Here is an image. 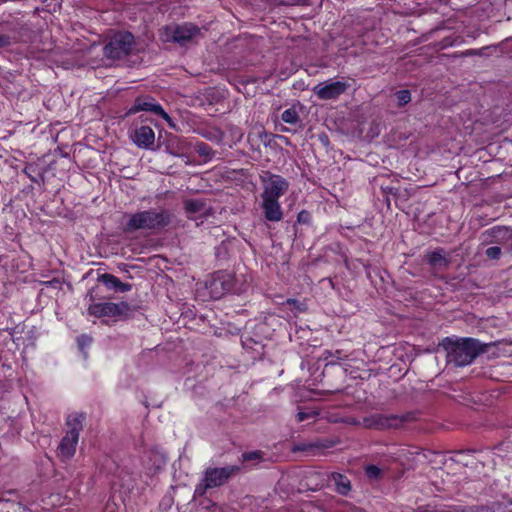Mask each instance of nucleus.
<instances>
[{
  "mask_svg": "<svg viewBox=\"0 0 512 512\" xmlns=\"http://www.w3.org/2000/svg\"><path fill=\"white\" fill-rule=\"evenodd\" d=\"M439 347L445 353L446 365L459 368L470 365L480 352V344L472 338L446 337Z\"/></svg>",
  "mask_w": 512,
  "mask_h": 512,
  "instance_id": "nucleus-1",
  "label": "nucleus"
},
{
  "mask_svg": "<svg viewBox=\"0 0 512 512\" xmlns=\"http://www.w3.org/2000/svg\"><path fill=\"white\" fill-rule=\"evenodd\" d=\"M171 215L166 210H146L129 215L127 231L158 230L167 226Z\"/></svg>",
  "mask_w": 512,
  "mask_h": 512,
  "instance_id": "nucleus-2",
  "label": "nucleus"
},
{
  "mask_svg": "<svg viewBox=\"0 0 512 512\" xmlns=\"http://www.w3.org/2000/svg\"><path fill=\"white\" fill-rule=\"evenodd\" d=\"M83 421L84 416L80 414H73L67 418L69 429L58 446V456L62 459H70L75 454Z\"/></svg>",
  "mask_w": 512,
  "mask_h": 512,
  "instance_id": "nucleus-3",
  "label": "nucleus"
},
{
  "mask_svg": "<svg viewBox=\"0 0 512 512\" xmlns=\"http://www.w3.org/2000/svg\"><path fill=\"white\" fill-rule=\"evenodd\" d=\"M135 49V38L129 32H118L112 35L103 48L106 58L120 60L130 55Z\"/></svg>",
  "mask_w": 512,
  "mask_h": 512,
  "instance_id": "nucleus-4",
  "label": "nucleus"
},
{
  "mask_svg": "<svg viewBox=\"0 0 512 512\" xmlns=\"http://www.w3.org/2000/svg\"><path fill=\"white\" fill-rule=\"evenodd\" d=\"M239 471L238 466H226L222 468H208L202 481L196 486L194 494L203 496L207 489L223 485L233 474Z\"/></svg>",
  "mask_w": 512,
  "mask_h": 512,
  "instance_id": "nucleus-5",
  "label": "nucleus"
},
{
  "mask_svg": "<svg viewBox=\"0 0 512 512\" xmlns=\"http://www.w3.org/2000/svg\"><path fill=\"white\" fill-rule=\"evenodd\" d=\"M165 35L167 40L174 41L180 45H186L200 35V29L192 23H183L167 27Z\"/></svg>",
  "mask_w": 512,
  "mask_h": 512,
  "instance_id": "nucleus-6",
  "label": "nucleus"
},
{
  "mask_svg": "<svg viewBox=\"0 0 512 512\" xmlns=\"http://www.w3.org/2000/svg\"><path fill=\"white\" fill-rule=\"evenodd\" d=\"M261 178L263 182L261 198L279 199L288 190V182L279 175L265 172Z\"/></svg>",
  "mask_w": 512,
  "mask_h": 512,
  "instance_id": "nucleus-7",
  "label": "nucleus"
},
{
  "mask_svg": "<svg viewBox=\"0 0 512 512\" xmlns=\"http://www.w3.org/2000/svg\"><path fill=\"white\" fill-rule=\"evenodd\" d=\"M131 306L127 302L112 303H94L88 307V313L94 317H115L128 315L131 312Z\"/></svg>",
  "mask_w": 512,
  "mask_h": 512,
  "instance_id": "nucleus-8",
  "label": "nucleus"
},
{
  "mask_svg": "<svg viewBox=\"0 0 512 512\" xmlns=\"http://www.w3.org/2000/svg\"><path fill=\"white\" fill-rule=\"evenodd\" d=\"M348 87L345 81L331 79L317 84L313 92L321 100H333L345 93Z\"/></svg>",
  "mask_w": 512,
  "mask_h": 512,
  "instance_id": "nucleus-9",
  "label": "nucleus"
},
{
  "mask_svg": "<svg viewBox=\"0 0 512 512\" xmlns=\"http://www.w3.org/2000/svg\"><path fill=\"white\" fill-rule=\"evenodd\" d=\"M483 241L502 245L508 251L512 250V228L494 226L482 232Z\"/></svg>",
  "mask_w": 512,
  "mask_h": 512,
  "instance_id": "nucleus-10",
  "label": "nucleus"
},
{
  "mask_svg": "<svg viewBox=\"0 0 512 512\" xmlns=\"http://www.w3.org/2000/svg\"><path fill=\"white\" fill-rule=\"evenodd\" d=\"M232 287L233 278L227 273H218L206 284L210 297L213 299L221 298L227 292L231 291Z\"/></svg>",
  "mask_w": 512,
  "mask_h": 512,
  "instance_id": "nucleus-11",
  "label": "nucleus"
},
{
  "mask_svg": "<svg viewBox=\"0 0 512 512\" xmlns=\"http://www.w3.org/2000/svg\"><path fill=\"white\" fill-rule=\"evenodd\" d=\"M406 420L403 416L398 415H373L364 419V425L367 428L385 430L398 428Z\"/></svg>",
  "mask_w": 512,
  "mask_h": 512,
  "instance_id": "nucleus-12",
  "label": "nucleus"
},
{
  "mask_svg": "<svg viewBox=\"0 0 512 512\" xmlns=\"http://www.w3.org/2000/svg\"><path fill=\"white\" fill-rule=\"evenodd\" d=\"M139 111L153 112L161 116L171 128L176 129V125L172 121L171 117L164 111L162 106L156 103L152 98H137L134 105L129 110V113H136Z\"/></svg>",
  "mask_w": 512,
  "mask_h": 512,
  "instance_id": "nucleus-13",
  "label": "nucleus"
},
{
  "mask_svg": "<svg viewBox=\"0 0 512 512\" xmlns=\"http://www.w3.org/2000/svg\"><path fill=\"white\" fill-rule=\"evenodd\" d=\"M131 139L139 148L151 149L155 142V133L149 126H140L133 130Z\"/></svg>",
  "mask_w": 512,
  "mask_h": 512,
  "instance_id": "nucleus-14",
  "label": "nucleus"
},
{
  "mask_svg": "<svg viewBox=\"0 0 512 512\" xmlns=\"http://www.w3.org/2000/svg\"><path fill=\"white\" fill-rule=\"evenodd\" d=\"M261 208L267 221L279 222L283 218L282 208L278 199L261 198Z\"/></svg>",
  "mask_w": 512,
  "mask_h": 512,
  "instance_id": "nucleus-15",
  "label": "nucleus"
},
{
  "mask_svg": "<svg viewBox=\"0 0 512 512\" xmlns=\"http://www.w3.org/2000/svg\"><path fill=\"white\" fill-rule=\"evenodd\" d=\"M99 281L111 290L127 292L131 289L130 284L122 282L119 278L109 273L102 274L99 277Z\"/></svg>",
  "mask_w": 512,
  "mask_h": 512,
  "instance_id": "nucleus-16",
  "label": "nucleus"
},
{
  "mask_svg": "<svg viewBox=\"0 0 512 512\" xmlns=\"http://www.w3.org/2000/svg\"><path fill=\"white\" fill-rule=\"evenodd\" d=\"M428 263L434 268V269H444L447 268L450 261L448 259V256L446 252L443 249H437L427 256Z\"/></svg>",
  "mask_w": 512,
  "mask_h": 512,
  "instance_id": "nucleus-17",
  "label": "nucleus"
},
{
  "mask_svg": "<svg viewBox=\"0 0 512 512\" xmlns=\"http://www.w3.org/2000/svg\"><path fill=\"white\" fill-rule=\"evenodd\" d=\"M496 347L498 350V356H511L512 355V342L506 341H496L494 343L488 344L482 342V355L489 352L491 347Z\"/></svg>",
  "mask_w": 512,
  "mask_h": 512,
  "instance_id": "nucleus-18",
  "label": "nucleus"
},
{
  "mask_svg": "<svg viewBox=\"0 0 512 512\" xmlns=\"http://www.w3.org/2000/svg\"><path fill=\"white\" fill-rule=\"evenodd\" d=\"M331 481L334 483L336 491L341 495H347L351 490L350 480L342 474L333 473Z\"/></svg>",
  "mask_w": 512,
  "mask_h": 512,
  "instance_id": "nucleus-19",
  "label": "nucleus"
},
{
  "mask_svg": "<svg viewBox=\"0 0 512 512\" xmlns=\"http://www.w3.org/2000/svg\"><path fill=\"white\" fill-rule=\"evenodd\" d=\"M201 135L214 142H220L223 139V132L217 127H206L202 129Z\"/></svg>",
  "mask_w": 512,
  "mask_h": 512,
  "instance_id": "nucleus-20",
  "label": "nucleus"
},
{
  "mask_svg": "<svg viewBox=\"0 0 512 512\" xmlns=\"http://www.w3.org/2000/svg\"><path fill=\"white\" fill-rule=\"evenodd\" d=\"M185 209L188 213H200L205 210V204L198 199H189L185 201Z\"/></svg>",
  "mask_w": 512,
  "mask_h": 512,
  "instance_id": "nucleus-21",
  "label": "nucleus"
},
{
  "mask_svg": "<svg viewBox=\"0 0 512 512\" xmlns=\"http://www.w3.org/2000/svg\"><path fill=\"white\" fill-rule=\"evenodd\" d=\"M281 119L288 124L295 125L300 121V117L295 108L286 109L282 115Z\"/></svg>",
  "mask_w": 512,
  "mask_h": 512,
  "instance_id": "nucleus-22",
  "label": "nucleus"
},
{
  "mask_svg": "<svg viewBox=\"0 0 512 512\" xmlns=\"http://www.w3.org/2000/svg\"><path fill=\"white\" fill-rule=\"evenodd\" d=\"M366 476L371 480H377L381 477L382 471L376 465H368L365 468Z\"/></svg>",
  "mask_w": 512,
  "mask_h": 512,
  "instance_id": "nucleus-23",
  "label": "nucleus"
},
{
  "mask_svg": "<svg viewBox=\"0 0 512 512\" xmlns=\"http://www.w3.org/2000/svg\"><path fill=\"white\" fill-rule=\"evenodd\" d=\"M398 106H404L411 101V94L408 90H400L395 94Z\"/></svg>",
  "mask_w": 512,
  "mask_h": 512,
  "instance_id": "nucleus-24",
  "label": "nucleus"
},
{
  "mask_svg": "<svg viewBox=\"0 0 512 512\" xmlns=\"http://www.w3.org/2000/svg\"><path fill=\"white\" fill-rule=\"evenodd\" d=\"M326 447H328V446L321 442H311V443L299 444L296 446L295 450L307 451V450L321 449V448H326Z\"/></svg>",
  "mask_w": 512,
  "mask_h": 512,
  "instance_id": "nucleus-25",
  "label": "nucleus"
},
{
  "mask_svg": "<svg viewBox=\"0 0 512 512\" xmlns=\"http://www.w3.org/2000/svg\"><path fill=\"white\" fill-rule=\"evenodd\" d=\"M318 415V412L315 410H309V411H300L296 415V419L298 422H302L309 418H314Z\"/></svg>",
  "mask_w": 512,
  "mask_h": 512,
  "instance_id": "nucleus-26",
  "label": "nucleus"
},
{
  "mask_svg": "<svg viewBox=\"0 0 512 512\" xmlns=\"http://www.w3.org/2000/svg\"><path fill=\"white\" fill-rule=\"evenodd\" d=\"M485 254L489 259H499L501 255V248L499 246L489 247L486 249Z\"/></svg>",
  "mask_w": 512,
  "mask_h": 512,
  "instance_id": "nucleus-27",
  "label": "nucleus"
},
{
  "mask_svg": "<svg viewBox=\"0 0 512 512\" xmlns=\"http://www.w3.org/2000/svg\"><path fill=\"white\" fill-rule=\"evenodd\" d=\"M242 458L244 461H254L261 458V453L257 451L244 453Z\"/></svg>",
  "mask_w": 512,
  "mask_h": 512,
  "instance_id": "nucleus-28",
  "label": "nucleus"
},
{
  "mask_svg": "<svg viewBox=\"0 0 512 512\" xmlns=\"http://www.w3.org/2000/svg\"><path fill=\"white\" fill-rule=\"evenodd\" d=\"M92 339L87 335H82L78 338V345L81 350H83L86 346H89Z\"/></svg>",
  "mask_w": 512,
  "mask_h": 512,
  "instance_id": "nucleus-29",
  "label": "nucleus"
},
{
  "mask_svg": "<svg viewBox=\"0 0 512 512\" xmlns=\"http://www.w3.org/2000/svg\"><path fill=\"white\" fill-rule=\"evenodd\" d=\"M12 44V38L6 34H0V48L8 47Z\"/></svg>",
  "mask_w": 512,
  "mask_h": 512,
  "instance_id": "nucleus-30",
  "label": "nucleus"
},
{
  "mask_svg": "<svg viewBox=\"0 0 512 512\" xmlns=\"http://www.w3.org/2000/svg\"><path fill=\"white\" fill-rule=\"evenodd\" d=\"M287 304L289 305H293V307L297 310V311H303L304 308L302 307L303 305L301 303H299L297 300L295 299H288L287 300Z\"/></svg>",
  "mask_w": 512,
  "mask_h": 512,
  "instance_id": "nucleus-31",
  "label": "nucleus"
},
{
  "mask_svg": "<svg viewBox=\"0 0 512 512\" xmlns=\"http://www.w3.org/2000/svg\"><path fill=\"white\" fill-rule=\"evenodd\" d=\"M496 320V318H487L486 320L482 318V330L486 329L490 325H495Z\"/></svg>",
  "mask_w": 512,
  "mask_h": 512,
  "instance_id": "nucleus-32",
  "label": "nucleus"
},
{
  "mask_svg": "<svg viewBox=\"0 0 512 512\" xmlns=\"http://www.w3.org/2000/svg\"><path fill=\"white\" fill-rule=\"evenodd\" d=\"M502 512H512V503L505 506Z\"/></svg>",
  "mask_w": 512,
  "mask_h": 512,
  "instance_id": "nucleus-33",
  "label": "nucleus"
}]
</instances>
